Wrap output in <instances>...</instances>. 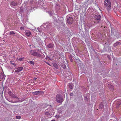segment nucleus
Here are the masks:
<instances>
[{"label": "nucleus", "mask_w": 121, "mask_h": 121, "mask_svg": "<svg viewBox=\"0 0 121 121\" xmlns=\"http://www.w3.org/2000/svg\"><path fill=\"white\" fill-rule=\"evenodd\" d=\"M108 87H110V86H111V88L112 89L113 88V86H112L111 84H109L108 85Z\"/></svg>", "instance_id": "23"}, {"label": "nucleus", "mask_w": 121, "mask_h": 121, "mask_svg": "<svg viewBox=\"0 0 121 121\" xmlns=\"http://www.w3.org/2000/svg\"><path fill=\"white\" fill-rule=\"evenodd\" d=\"M11 63L14 66H16V64H15L13 62H11Z\"/></svg>", "instance_id": "24"}, {"label": "nucleus", "mask_w": 121, "mask_h": 121, "mask_svg": "<svg viewBox=\"0 0 121 121\" xmlns=\"http://www.w3.org/2000/svg\"><path fill=\"white\" fill-rule=\"evenodd\" d=\"M51 121H55V120H52Z\"/></svg>", "instance_id": "32"}, {"label": "nucleus", "mask_w": 121, "mask_h": 121, "mask_svg": "<svg viewBox=\"0 0 121 121\" xmlns=\"http://www.w3.org/2000/svg\"><path fill=\"white\" fill-rule=\"evenodd\" d=\"M33 52V51L31 50V51L30 52V53L31 54H32Z\"/></svg>", "instance_id": "28"}, {"label": "nucleus", "mask_w": 121, "mask_h": 121, "mask_svg": "<svg viewBox=\"0 0 121 121\" xmlns=\"http://www.w3.org/2000/svg\"><path fill=\"white\" fill-rule=\"evenodd\" d=\"M104 4L105 5H106L107 7V3L105 1H104Z\"/></svg>", "instance_id": "25"}, {"label": "nucleus", "mask_w": 121, "mask_h": 121, "mask_svg": "<svg viewBox=\"0 0 121 121\" xmlns=\"http://www.w3.org/2000/svg\"><path fill=\"white\" fill-rule=\"evenodd\" d=\"M41 91H37L35 92H33L32 94L34 95H38L39 93L41 92Z\"/></svg>", "instance_id": "12"}, {"label": "nucleus", "mask_w": 121, "mask_h": 121, "mask_svg": "<svg viewBox=\"0 0 121 121\" xmlns=\"http://www.w3.org/2000/svg\"><path fill=\"white\" fill-rule=\"evenodd\" d=\"M108 58L109 59V60H110V59H111V58L109 56V57H108Z\"/></svg>", "instance_id": "33"}, {"label": "nucleus", "mask_w": 121, "mask_h": 121, "mask_svg": "<svg viewBox=\"0 0 121 121\" xmlns=\"http://www.w3.org/2000/svg\"><path fill=\"white\" fill-rule=\"evenodd\" d=\"M121 44L120 43L118 42H116L113 45V46L114 47H116L118 45H120Z\"/></svg>", "instance_id": "13"}, {"label": "nucleus", "mask_w": 121, "mask_h": 121, "mask_svg": "<svg viewBox=\"0 0 121 121\" xmlns=\"http://www.w3.org/2000/svg\"><path fill=\"white\" fill-rule=\"evenodd\" d=\"M48 108L45 112V114L47 115H49L53 111V109L51 106V105H48Z\"/></svg>", "instance_id": "1"}, {"label": "nucleus", "mask_w": 121, "mask_h": 121, "mask_svg": "<svg viewBox=\"0 0 121 121\" xmlns=\"http://www.w3.org/2000/svg\"><path fill=\"white\" fill-rule=\"evenodd\" d=\"M73 21V18L72 17H70L67 18V23L69 24H72Z\"/></svg>", "instance_id": "3"}, {"label": "nucleus", "mask_w": 121, "mask_h": 121, "mask_svg": "<svg viewBox=\"0 0 121 121\" xmlns=\"http://www.w3.org/2000/svg\"><path fill=\"white\" fill-rule=\"evenodd\" d=\"M25 33L26 35L28 37H30L31 35V33L30 31H26L25 32Z\"/></svg>", "instance_id": "10"}, {"label": "nucleus", "mask_w": 121, "mask_h": 121, "mask_svg": "<svg viewBox=\"0 0 121 121\" xmlns=\"http://www.w3.org/2000/svg\"><path fill=\"white\" fill-rule=\"evenodd\" d=\"M105 0L106 1V2H107L108 1H109V0Z\"/></svg>", "instance_id": "34"}, {"label": "nucleus", "mask_w": 121, "mask_h": 121, "mask_svg": "<svg viewBox=\"0 0 121 121\" xmlns=\"http://www.w3.org/2000/svg\"><path fill=\"white\" fill-rule=\"evenodd\" d=\"M73 93H72L70 94V96H73Z\"/></svg>", "instance_id": "27"}, {"label": "nucleus", "mask_w": 121, "mask_h": 121, "mask_svg": "<svg viewBox=\"0 0 121 121\" xmlns=\"http://www.w3.org/2000/svg\"><path fill=\"white\" fill-rule=\"evenodd\" d=\"M16 118L17 119H20L21 118V117L19 116H17L16 117Z\"/></svg>", "instance_id": "22"}, {"label": "nucleus", "mask_w": 121, "mask_h": 121, "mask_svg": "<svg viewBox=\"0 0 121 121\" xmlns=\"http://www.w3.org/2000/svg\"><path fill=\"white\" fill-rule=\"evenodd\" d=\"M56 117L57 118H59V116H56Z\"/></svg>", "instance_id": "30"}, {"label": "nucleus", "mask_w": 121, "mask_h": 121, "mask_svg": "<svg viewBox=\"0 0 121 121\" xmlns=\"http://www.w3.org/2000/svg\"><path fill=\"white\" fill-rule=\"evenodd\" d=\"M52 64L56 68L58 69V65L56 63H53Z\"/></svg>", "instance_id": "14"}, {"label": "nucleus", "mask_w": 121, "mask_h": 121, "mask_svg": "<svg viewBox=\"0 0 121 121\" xmlns=\"http://www.w3.org/2000/svg\"><path fill=\"white\" fill-rule=\"evenodd\" d=\"M28 63L31 64H32L33 65L35 64V63L34 62L31 61H29V62H28Z\"/></svg>", "instance_id": "21"}, {"label": "nucleus", "mask_w": 121, "mask_h": 121, "mask_svg": "<svg viewBox=\"0 0 121 121\" xmlns=\"http://www.w3.org/2000/svg\"><path fill=\"white\" fill-rule=\"evenodd\" d=\"M15 33L13 31H11L9 33V34L10 35H13L15 34Z\"/></svg>", "instance_id": "17"}, {"label": "nucleus", "mask_w": 121, "mask_h": 121, "mask_svg": "<svg viewBox=\"0 0 121 121\" xmlns=\"http://www.w3.org/2000/svg\"><path fill=\"white\" fill-rule=\"evenodd\" d=\"M107 5L108 6V7H107V9H111V1L109 0L107 2Z\"/></svg>", "instance_id": "9"}, {"label": "nucleus", "mask_w": 121, "mask_h": 121, "mask_svg": "<svg viewBox=\"0 0 121 121\" xmlns=\"http://www.w3.org/2000/svg\"><path fill=\"white\" fill-rule=\"evenodd\" d=\"M69 58L70 61L71 62H72L73 61V59L72 58L71 56L70 55L69 56Z\"/></svg>", "instance_id": "19"}, {"label": "nucleus", "mask_w": 121, "mask_h": 121, "mask_svg": "<svg viewBox=\"0 0 121 121\" xmlns=\"http://www.w3.org/2000/svg\"><path fill=\"white\" fill-rule=\"evenodd\" d=\"M23 59L22 58H20L18 59V60L19 61H21L23 60Z\"/></svg>", "instance_id": "26"}, {"label": "nucleus", "mask_w": 121, "mask_h": 121, "mask_svg": "<svg viewBox=\"0 0 121 121\" xmlns=\"http://www.w3.org/2000/svg\"><path fill=\"white\" fill-rule=\"evenodd\" d=\"M24 27H20V29L21 30L24 29Z\"/></svg>", "instance_id": "29"}, {"label": "nucleus", "mask_w": 121, "mask_h": 121, "mask_svg": "<svg viewBox=\"0 0 121 121\" xmlns=\"http://www.w3.org/2000/svg\"><path fill=\"white\" fill-rule=\"evenodd\" d=\"M16 70H15L14 72L18 73L20 71L23 69V68L22 67H20L16 68Z\"/></svg>", "instance_id": "7"}, {"label": "nucleus", "mask_w": 121, "mask_h": 121, "mask_svg": "<svg viewBox=\"0 0 121 121\" xmlns=\"http://www.w3.org/2000/svg\"><path fill=\"white\" fill-rule=\"evenodd\" d=\"M94 17L98 21V22L97 23H99L100 20L101 18V16L99 15H97L95 16Z\"/></svg>", "instance_id": "5"}, {"label": "nucleus", "mask_w": 121, "mask_h": 121, "mask_svg": "<svg viewBox=\"0 0 121 121\" xmlns=\"http://www.w3.org/2000/svg\"><path fill=\"white\" fill-rule=\"evenodd\" d=\"M62 67L63 68V69H65L66 67V65L65 64H62Z\"/></svg>", "instance_id": "18"}, {"label": "nucleus", "mask_w": 121, "mask_h": 121, "mask_svg": "<svg viewBox=\"0 0 121 121\" xmlns=\"http://www.w3.org/2000/svg\"><path fill=\"white\" fill-rule=\"evenodd\" d=\"M48 47L50 48H52L53 47V45L52 44L50 43L48 46Z\"/></svg>", "instance_id": "15"}, {"label": "nucleus", "mask_w": 121, "mask_h": 121, "mask_svg": "<svg viewBox=\"0 0 121 121\" xmlns=\"http://www.w3.org/2000/svg\"><path fill=\"white\" fill-rule=\"evenodd\" d=\"M104 105L103 103H101L100 104L99 106V108L100 109H102L104 107Z\"/></svg>", "instance_id": "16"}, {"label": "nucleus", "mask_w": 121, "mask_h": 121, "mask_svg": "<svg viewBox=\"0 0 121 121\" xmlns=\"http://www.w3.org/2000/svg\"><path fill=\"white\" fill-rule=\"evenodd\" d=\"M15 97H14L13 98H15V101L14 102L15 103H17L18 102H21L22 101H23V100H21L20 99V98L17 97L16 96H15ZM9 101V102H11L12 103H14V102H13L12 100H11L10 101H9V100H8Z\"/></svg>", "instance_id": "4"}, {"label": "nucleus", "mask_w": 121, "mask_h": 121, "mask_svg": "<svg viewBox=\"0 0 121 121\" xmlns=\"http://www.w3.org/2000/svg\"><path fill=\"white\" fill-rule=\"evenodd\" d=\"M10 4L11 6H15L17 5V3L16 2L14 1H12L10 3Z\"/></svg>", "instance_id": "11"}, {"label": "nucleus", "mask_w": 121, "mask_h": 121, "mask_svg": "<svg viewBox=\"0 0 121 121\" xmlns=\"http://www.w3.org/2000/svg\"><path fill=\"white\" fill-rule=\"evenodd\" d=\"M59 7L58 6H56V7L57 8V7Z\"/></svg>", "instance_id": "35"}, {"label": "nucleus", "mask_w": 121, "mask_h": 121, "mask_svg": "<svg viewBox=\"0 0 121 121\" xmlns=\"http://www.w3.org/2000/svg\"><path fill=\"white\" fill-rule=\"evenodd\" d=\"M56 100L58 103H60L63 102V98L62 96L60 94L57 95L56 96Z\"/></svg>", "instance_id": "2"}, {"label": "nucleus", "mask_w": 121, "mask_h": 121, "mask_svg": "<svg viewBox=\"0 0 121 121\" xmlns=\"http://www.w3.org/2000/svg\"><path fill=\"white\" fill-rule=\"evenodd\" d=\"M9 91L8 93L9 95L11 96L13 98H14V97H15V96L14 95L12 92L10 90H9Z\"/></svg>", "instance_id": "8"}, {"label": "nucleus", "mask_w": 121, "mask_h": 121, "mask_svg": "<svg viewBox=\"0 0 121 121\" xmlns=\"http://www.w3.org/2000/svg\"><path fill=\"white\" fill-rule=\"evenodd\" d=\"M37 79V78H34V80H36Z\"/></svg>", "instance_id": "31"}, {"label": "nucleus", "mask_w": 121, "mask_h": 121, "mask_svg": "<svg viewBox=\"0 0 121 121\" xmlns=\"http://www.w3.org/2000/svg\"><path fill=\"white\" fill-rule=\"evenodd\" d=\"M68 86L69 87V88L70 89H72L73 88V87L72 86V85L71 84H69V85H68Z\"/></svg>", "instance_id": "20"}, {"label": "nucleus", "mask_w": 121, "mask_h": 121, "mask_svg": "<svg viewBox=\"0 0 121 121\" xmlns=\"http://www.w3.org/2000/svg\"><path fill=\"white\" fill-rule=\"evenodd\" d=\"M40 52L39 53L38 52H33L32 55L34 56H36L38 57H40L41 56L40 54Z\"/></svg>", "instance_id": "6"}]
</instances>
